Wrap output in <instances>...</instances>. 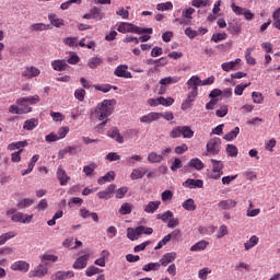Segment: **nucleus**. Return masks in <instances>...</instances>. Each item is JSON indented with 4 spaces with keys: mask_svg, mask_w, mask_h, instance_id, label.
I'll use <instances>...</instances> for the list:
<instances>
[{
    "mask_svg": "<svg viewBox=\"0 0 280 280\" xmlns=\"http://www.w3.org/2000/svg\"><path fill=\"white\" fill-rule=\"evenodd\" d=\"M115 100H104L98 103L93 110V115L98 121L101 126H106V120L113 115V110H115Z\"/></svg>",
    "mask_w": 280,
    "mask_h": 280,
    "instance_id": "nucleus-1",
    "label": "nucleus"
},
{
    "mask_svg": "<svg viewBox=\"0 0 280 280\" xmlns=\"http://www.w3.org/2000/svg\"><path fill=\"white\" fill-rule=\"evenodd\" d=\"M117 31L120 34H152V28H141L128 22H121Z\"/></svg>",
    "mask_w": 280,
    "mask_h": 280,
    "instance_id": "nucleus-2",
    "label": "nucleus"
},
{
    "mask_svg": "<svg viewBox=\"0 0 280 280\" xmlns=\"http://www.w3.org/2000/svg\"><path fill=\"white\" fill-rule=\"evenodd\" d=\"M154 233V230L152 228H145L143 225H140L138 228H128L127 229V237L131 242H135L141 237V235H152Z\"/></svg>",
    "mask_w": 280,
    "mask_h": 280,
    "instance_id": "nucleus-3",
    "label": "nucleus"
},
{
    "mask_svg": "<svg viewBox=\"0 0 280 280\" xmlns=\"http://www.w3.org/2000/svg\"><path fill=\"white\" fill-rule=\"evenodd\" d=\"M49 268H51V265L49 262H42L37 265L33 270L28 272L30 279H43L44 277H47L49 275Z\"/></svg>",
    "mask_w": 280,
    "mask_h": 280,
    "instance_id": "nucleus-4",
    "label": "nucleus"
},
{
    "mask_svg": "<svg viewBox=\"0 0 280 280\" xmlns=\"http://www.w3.org/2000/svg\"><path fill=\"white\" fill-rule=\"evenodd\" d=\"M207 153L215 156V154H220V150H222V140L220 138L214 137L210 139L206 144Z\"/></svg>",
    "mask_w": 280,
    "mask_h": 280,
    "instance_id": "nucleus-5",
    "label": "nucleus"
},
{
    "mask_svg": "<svg viewBox=\"0 0 280 280\" xmlns=\"http://www.w3.org/2000/svg\"><path fill=\"white\" fill-rule=\"evenodd\" d=\"M32 220H34V214L16 212L13 215H11V221L18 222L20 224H30L32 223Z\"/></svg>",
    "mask_w": 280,
    "mask_h": 280,
    "instance_id": "nucleus-6",
    "label": "nucleus"
},
{
    "mask_svg": "<svg viewBox=\"0 0 280 280\" xmlns=\"http://www.w3.org/2000/svg\"><path fill=\"white\" fill-rule=\"evenodd\" d=\"M38 75H40V69L35 66H28L22 71V78H25L26 80L38 78Z\"/></svg>",
    "mask_w": 280,
    "mask_h": 280,
    "instance_id": "nucleus-7",
    "label": "nucleus"
},
{
    "mask_svg": "<svg viewBox=\"0 0 280 280\" xmlns=\"http://www.w3.org/2000/svg\"><path fill=\"white\" fill-rule=\"evenodd\" d=\"M197 97H198V92L189 91L186 100L182 103V106H180L182 110H189V108L194 106V103L196 102Z\"/></svg>",
    "mask_w": 280,
    "mask_h": 280,
    "instance_id": "nucleus-8",
    "label": "nucleus"
},
{
    "mask_svg": "<svg viewBox=\"0 0 280 280\" xmlns=\"http://www.w3.org/2000/svg\"><path fill=\"white\" fill-rule=\"evenodd\" d=\"M116 187L115 184H110L107 188L97 192V198H100V200H110L113 194H115Z\"/></svg>",
    "mask_w": 280,
    "mask_h": 280,
    "instance_id": "nucleus-9",
    "label": "nucleus"
},
{
    "mask_svg": "<svg viewBox=\"0 0 280 280\" xmlns=\"http://www.w3.org/2000/svg\"><path fill=\"white\" fill-rule=\"evenodd\" d=\"M114 75H116V78H124L125 80L132 78V73H130V71H128L127 65H119L114 70Z\"/></svg>",
    "mask_w": 280,
    "mask_h": 280,
    "instance_id": "nucleus-10",
    "label": "nucleus"
},
{
    "mask_svg": "<svg viewBox=\"0 0 280 280\" xmlns=\"http://www.w3.org/2000/svg\"><path fill=\"white\" fill-rule=\"evenodd\" d=\"M11 270H13L14 272H28L30 262L25 260H16L11 265Z\"/></svg>",
    "mask_w": 280,
    "mask_h": 280,
    "instance_id": "nucleus-11",
    "label": "nucleus"
},
{
    "mask_svg": "<svg viewBox=\"0 0 280 280\" xmlns=\"http://www.w3.org/2000/svg\"><path fill=\"white\" fill-rule=\"evenodd\" d=\"M183 187H186L187 189H202V187H205V182L202 179L188 178L183 183Z\"/></svg>",
    "mask_w": 280,
    "mask_h": 280,
    "instance_id": "nucleus-12",
    "label": "nucleus"
},
{
    "mask_svg": "<svg viewBox=\"0 0 280 280\" xmlns=\"http://www.w3.org/2000/svg\"><path fill=\"white\" fill-rule=\"evenodd\" d=\"M187 88L190 89L191 92L198 93V86H202V80L198 75H192L187 82Z\"/></svg>",
    "mask_w": 280,
    "mask_h": 280,
    "instance_id": "nucleus-13",
    "label": "nucleus"
},
{
    "mask_svg": "<svg viewBox=\"0 0 280 280\" xmlns=\"http://www.w3.org/2000/svg\"><path fill=\"white\" fill-rule=\"evenodd\" d=\"M9 113H11V115H25L32 113V107H23L21 104L11 105L9 107Z\"/></svg>",
    "mask_w": 280,
    "mask_h": 280,
    "instance_id": "nucleus-14",
    "label": "nucleus"
},
{
    "mask_svg": "<svg viewBox=\"0 0 280 280\" xmlns=\"http://www.w3.org/2000/svg\"><path fill=\"white\" fill-rule=\"evenodd\" d=\"M89 254H85L79 258L75 259V261L72 265V268L74 270H83V268H86L89 264Z\"/></svg>",
    "mask_w": 280,
    "mask_h": 280,
    "instance_id": "nucleus-15",
    "label": "nucleus"
},
{
    "mask_svg": "<svg viewBox=\"0 0 280 280\" xmlns=\"http://www.w3.org/2000/svg\"><path fill=\"white\" fill-rule=\"evenodd\" d=\"M159 117H160L159 112H151L140 117V122L150 125V124H153V121H159Z\"/></svg>",
    "mask_w": 280,
    "mask_h": 280,
    "instance_id": "nucleus-16",
    "label": "nucleus"
},
{
    "mask_svg": "<svg viewBox=\"0 0 280 280\" xmlns=\"http://www.w3.org/2000/svg\"><path fill=\"white\" fill-rule=\"evenodd\" d=\"M148 174V170L143 166H139L137 168H133L130 174V178L132 180H140Z\"/></svg>",
    "mask_w": 280,
    "mask_h": 280,
    "instance_id": "nucleus-17",
    "label": "nucleus"
},
{
    "mask_svg": "<svg viewBox=\"0 0 280 280\" xmlns=\"http://www.w3.org/2000/svg\"><path fill=\"white\" fill-rule=\"evenodd\" d=\"M219 209H222V211H229L231 209H235V207H237V202L235 201V199H225V200H221L218 203Z\"/></svg>",
    "mask_w": 280,
    "mask_h": 280,
    "instance_id": "nucleus-18",
    "label": "nucleus"
},
{
    "mask_svg": "<svg viewBox=\"0 0 280 280\" xmlns=\"http://www.w3.org/2000/svg\"><path fill=\"white\" fill-rule=\"evenodd\" d=\"M57 178L60 182V185L62 187L65 185H67V183H69V180H71V177H69V175H67V171H65V168H62V166H59L57 168Z\"/></svg>",
    "mask_w": 280,
    "mask_h": 280,
    "instance_id": "nucleus-19",
    "label": "nucleus"
},
{
    "mask_svg": "<svg viewBox=\"0 0 280 280\" xmlns=\"http://www.w3.org/2000/svg\"><path fill=\"white\" fill-rule=\"evenodd\" d=\"M172 261H176V252L164 254L160 259V266H168Z\"/></svg>",
    "mask_w": 280,
    "mask_h": 280,
    "instance_id": "nucleus-20",
    "label": "nucleus"
},
{
    "mask_svg": "<svg viewBox=\"0 0 280 280\" xmlns=\"http://www.w3.org/2000/svg\"><path fill=\"white\" fill-rule=\"evenodd\" d=\"M40 102V96L38 95H33V96H26V97H21L16 101V104H20L23 106V104H38Z\"/></svg>",
    "mask_w": 280,
    "mask_h": 280,
    "instance_id": "nucleus-21",
    "label": "nucleus"
},
{
    "mask_svg": "<svg viewBox=\"0 0 280 280\" xmlns=\"http://www.w3.org/2000/svg\"><path fill=\"white\" fill-rule=\"evenodd\" d=\"M161 207V201H149L147 205L143 206L144 213H154Z\"/></svg>",
    "mask_w": 280,
    "mask_h": 280,
    "instance_id": "nucleus-22",
    "label": "nucleus"
},
{
    "mask_svg": "<svg viewBox=\"0 0 280 280\" xmlns=\"http://www.w3.org/2000/svg\"><path fill=\"white\" fill-rule=\"evenodd\" d=\"M209 242H207L206 240H201L190 247V252L200 253L202 250H207Z\"/></svg>",
    "mask_w": 280,
    "mask_h": 280,
    "instance_id": "nucleus-23",
    "label": "nucleus"
},
{
    "mask_svg": "<svg viewBox=\"0 0 280 280\" xmlns=\"http://www.w3.org/2000/svg\"><path fill=\"white\" fill-rule=\"evenodd\" d=\"M107 137L114 139V141H117V143H124V136H121L119 129L117 128H113L109 131H107Z\"/></svg>",
    "mask_w": 280,
    "mask_h": 280,
    "instance_id": "nucleus-24",
    "label": "nucleus"
},
{
    "mask_svg": "<svg viewBox=\"0 0 280 280\" xmlns=\"http://www.w3.org/2000/svg\"><path fill=\"white\" fill-rule=\"evenodd\" d=\"M259 244V237L257 235H252L249 240L244 243V248L246 252L252 250V248H255Z\"/></svg>",
    "mask_w": 280,
    "mask_h": 280,
    "instance_id": "nucleus-25",
    "label": "nucleus"
},
{
    "mask_svg": "<svg viewBox=\"0 0 280 280\" xmlns=\"http://www.w3.org/2000/svg\"><path fill=\"white\" fill-rule=\"evenodd\" d=\"M51 67L54 71H65L67 69V61L63 59H57L51 61Z\"/></svg>",
    "mask_w": 280,
    "mask_h": 280,
    "instance_id": "nucleus-26",
    "label": "nucleus"
},
{
    "mask_svg": "<svg viewBox=\"0 0 280 280\" xmlns=\"http://www.w3.org/2000/svg\"><path fill=\"white\" fill-rule=\"evenodd\" d=\"M235 270L238 275H246V272H250V265L244 261H238L235 266Z\"/></svg>",
    "mask_w": 280,
    "mask_h": 280,
    "instance_id": "nucleus-27",
    "label": "nucleus"
},
{
    "mask_svg": "<svg viewBox=\"0 0 280 280\" xmlns=\"http://www.w3.org/2000/svg\"><path fill=\"white\" fill-rule=\"evenodd\" d=\"M48 21L54 25V27H62V25H65V20L58 18L55 13L48 15Z\"/></svg>",
    "mask_w": 280,
    "mask_h": 280,
    "instance_id": "nucleus-28",
    "label": "nucleus"
},
{
    "mask_svg": "<svg viewBox=\"0 0 280 280\" xmlns=\"http://www.w3.org/2000/svg\"><path fill=\"white\" fill-rule=\"evenodd\" d=\"M188 165H189V167L197 170V172L205 170V163H202V160H200L198 158L191 159L189 161Z\"/></svg>",
    "mask_w": 280,
    "mask_h": 280,
    "instance_id": "nucleus-29",
    "label": "nucleus"
},
{
    "mask_svg": "<svg viewBox=\"0 0 280 280\" xmlns=\"http://www.w3.org/2000/svg\"><path fill=\"white\" fill-rule=\"evenodd\" d=\"M104 63V59H102L101 57H91L88 60V67L90 69H97V67L102 66Z\"/></svg>",
    "mask_w": 280,
    "mask_h": 280,
    "instance_id": "nucleus-30",
    "label": "nucleus"
},
{
    "mask_svg": "<svg viewBox=\"0 0 280 280\" xmlns=\"http://www.w3.org/2000/svg\"><path fill=\"white\" fill-rule=\"evenodd\" d=\"M180 77H165L160 80L161 86H167V84H178Z\"/></svg>",
    "mask_w": 280,
    "mask_h": 280,
    "instance_id": "nucleus-31",
    "label": "nucleus"
},
{
    "mask_svg": "<svg viewBox=\"0 0 280 280\" xmlns=\"http://www.w3.org/2000/svg\"><path fill=\"white\" fill-rule=\"evenodd\" d=\"M115 180V172L110 171L106 175L97 179L98 185H106V183H113Z\"/></svg>",
    "mask_w": 280,
    "mask_h": 280,
    "instance_id": "nucleus-32",
    "label": "nucleus"
},
{
    "mask_svg": "<svg viewBox=\"0 0 280 280\" xmlns=\"http://www.w3.org/2000/svg\"><path fill=\"white\" fill-rule=\"evenodd\" d=\"M39 259L42 264H47V261H50L51 264H56L58 261V256L49 253H45L42 256H39Z\"/></svg>",
    "mask_w": 280,
    "mask_h": 280,
    "instance_id": "nucleus-33",
    "label": "nucleus"
},
{
    "mask_svg": "<svg viewBox=\"0 0 280 280\" xmlns=\"http://www.w3.org/2000/svg\"><path fill=\"white\" fill-rule=\"evenodd\" d=\"M34 205V199L24 198L18 201L16 207L20 210L27 209Z\"/></svg>",
    "mask_w": 280,
    "mask_h": 280,
    "instance_id": "nucleus-34",
    "label": "nucleus"
},
{
    "mask_svg": "<svg viewBox=\"0 0 280 280\" xmlns=\"http://www.w3.org/2000/svg\"><path fill=\"white\" fill-rule=\"evenodd\" d=\"M23 148H27V141H18V142H12L8 144V150L14 151V150H23Z\"/></svg>",
    "mask_w": 280,
    "mask_h": 280,
    "instance_id": "nucleus-35",
    "label": "nucleus"
},
{
    "mask_svg": "<svg viewBox=\"0 0 280 280\" xmlns=\"http://www.w3.org/2000/svg\"><path fill=\"white\" fill-rule=\"evenodd\" d=\"M253 51H255V47L247 48L245 50V60L247 65H257V60L253 57Z\"/></svg>",
    "mask_w": 280,
    "mask_h": 280,
    "instance_id": "nucleus-36",
    "label": "nucleus"
},
{
    "mask_svg": "<svg viewBox=\"0 0 280 280\" xmlns=\"http://www.w3.org/2000/svg\"><path fill=\"white\" fill-rule=\"evenodd\" d=\"M118 211L120 215H130V213H132V203L130 202L122 203Z\"/></svg>",
    "mask_w": 280,
    "mask_h": 280,
    "instance_id": "nucleus-37",
    "label": "nucleus"
},
{
    "mask_svg": "<svg viewBox=\"0 0 280 280\" xmlns=\"http://www.w3.org/2000/svg\"><path fill=\"white\" fill-rule=\"evenodd\" d=\"M93 88L95 91H101V93H108L112 89L117 90V86L110 84H94Z\"/></svg>",
    "mask_w": 280,
    "mask_h": 280,
    "instance_id": "nucleus-38",
    "label": "nucleus"
},
{
    "mask_svg": "<svg viewBox=\"0 0 280 280\" xmlns=\"http://www.w3.org/2000/svg\"><path fill=\"white\" fill-rule=\"evenodd\" d=\"M237 135H240V127H235L233 130L229 131L223 139L225 141H233L234 139H237Z\"/></svg>",
    "mask_w": 280,
    "mask_h": 280,
    "instance_id": "nucleus-39",
    "label": "nucleus"
},
{
    "mask_svg": "<svg viewBox=\"0 0 280 280\" xmlns=\"http://www.w3.org/2000/svg\"><path fill=\"white\" fill-rule=\"evenodd\" d=\"M13 237H16V232L13 231L0 235V246H3L5 242H8L9 240H13Z\"/></svg>",
    "mask_w": 280,
    "mask_h": 280,
    "instance_id": "nucleus-40",
    "label": "nucleus"
},
{
    "mask_svg": "<svg viewBox=\"0 0 280 280\" xmlns=\"http://www.w3.org/2000/svg\"><path fill=\"white\" fill-rule=\"evenodd\" d=\"M173 215H174V212L167 210V211H165L163 213H159L156 215V219L161 220L162 222L168 223Z\"/></svg>",
    "mask_w": 280,
    "mask_h": 280,
    "instance_id": "nucleus-41",
    "label": "nucleus"
},
{
    "mask_svg": "<svg viewBox=\"0 0 280 280\" xmlns=\"http://www.w3.org/2000/svg\"><path fill=\"white\" fill-rule=\"evenodd\" d=\"M212 163V172H219L224 173L222 170H224V164L222 161H218L215 159L210 160Z\"/></svg>",
    "mask_w": 280,
    "mask_h": 280,
    "instance_id": "nucleus-42",
    "label": "nucleus"
},
{
    "mask_svg": "<svg viewBox=\"0 0 280 280\" xmlns=\"http://www.w3.org/2000/svg\"><path fill=\"white\" fill-rule=\"evenodd\" d=\"M149 163H161L163 161V155L156 152H150L148 155Z\"/></svg>",
    "mask_w": 280,
    "mask_h": 280,
    "instance_id": "nucleus-43",
    "label": "nucleus"
},
{
    "mask_svg": "<svg viewBox=\"0 0 280 280\" xmlns=\"http://www.w3.org/2000/svg\"><path fill=\"white\" fill-rule=\"evenodd\" d=\"M174 9V4L168 1V2H164V3H159L156 5V10L159 12H167L168 10H173Z\"/></svg>",
    "mask_w": 280,
    "mask_h": 280,
    "instance_id": "nucleus-44",
    "label": "nucleus"
},
{
    "mask_svg": "<svg viewBox=\"0 0 280 280\" xmlns=\"http://www.w3.org/2000/svg\"><path fill=\"white\" fill-rule=\"evenodd\" d=\"M185 211H194L196 209V201L194 199H187L182 203Z\"/></svg>",
    "mask_w": 280,
    "mask_h": 280,
    "instance_id": "nucleus-45",
    "label": "nucleus"
},
{
    "mask_svg": "<svg viewBox=\"0 0 280 280\" xmlns=\"http://www.w3.org/2000/svg\"><path fill=\"white\" fill-rule=\"evenodd\" d=\"M38 126V120L35 118L28 119L24 122L23 129L24 130H34Z\"/></svg>",
    "mask_w": 280,
    "mask_h": 280,
    "instance_id": "nucleus-46",
    "label": "nucleus"
},
{
    "mask_svg": "<svg viewBox=\"0 0 280 280\" xmlns=\"http://www.w3.org/2000/svg\"><path fill=\"white\" fill-rule=\"evenodd\" d=\"M228 32H230V34L238 35L242 32V26L237 23H229Z\"/></svg>",
    "mask_w": 280,
    "mask_h": 280,
    "instance_id": "nucleus-47",
    "label": "nucleus"
},
{
    "mask_svg": "<svg viewBox=\"0 0 280 280\" xmlns=\"http://www.w3.org/2000/svg\"><path fill=\"white\" fill-rule=\"evenodd\" d=\"M32 32H45V30H49V24L45 23H35L31 25Z\"/></svg>",
    "mask_w": 280,
    "mask_h": 280,
    "instance_id": "nucleus-48",
    "label": "nucleus"
},
{
    "mask_svg": "<svg viewBox=\"0 0 280 280\" xmlns=\"http://www.w3.org/2000/svg\"><path fill=\"white\" fill-rule=\"evenodd\" d=\"M182 137L184 139H192L194 131L191 130V127H189V126H182Z\"/></svg>",
    "mask_w": 280,
    "mask_h": 280,
    "instance_id": "nucleus-49",
    "label": "nucleus"
},
{
    "mask_svg": "<svg viewBox=\"0 0 280 280\" xmlns=\"http://www.w3.org/2000/svg\"><path fill=\"white\" fill-rule=\"evenodd\" d=\"M95 170H97V164L95 163L83 166V173L85 176H93V172H95Z\"/></svg>",
    "mask_w": 280,
    "mask_h": 280,
    "instance_id": "nucleus-50",
    "label": "nucleus"
},
{
    "mask_svg": "<svg viewBox=\"0 0 280 280\" xmlns=\"http://www.w3.org/2000/svg\"><path fill=\"white\" fill-rule=\"evenodd\" d=\"M195 12H196V9L194 8L184 9L182 11V18L187 19V21H191V19H194Z\"/></svg>",
    "mask_w": 280,
    "mask_h": 280,
    "instance_id": "nucleus-51",
    "label": "nucleus"
},
{
    "mask_svg": "<svg viewBox=\"0 0 280 280\" xmlns=\"http://www.w3.org/2000/svg\"><path fill=\"white\" fill-rule=\"evenodd\" d=\"M159 268H161V262H150V264H147L142 267V270L144 272H150L152 270H159Z\"/></svg>",
    "mask_w": 280,
    "mask_h": 280,
    "instance_id": "nucleus-52",
    "label": "nucleus"
},
{
    "mask_svg": "<svg viewBox=\"0 0 280 280\" xmlns=\"http://www.w3.org/2000/svg\"><path fill=\"white\" fill-rule=\"evenodd\" d=\"M115 198H118V200H121L127 194H128V187L124 186L116 190H114Z\"/></svg>",
    "mask_w": 280,
    "mask_h": 280,
    "instance_id": "nucleus-53",
    "label": "nucleus"
},
{
    "mask_svg": "<svg viewBox=\"0 0 280 280\" xmlns=\"http://www.w3.org/2000/svg\"><path fill=\"white\" fill-rule=\"evenodd\" d=\"M91 12L92 19H95V21H102V19H104V12H102V10H100L98 8H93Z\"/></svg>",
    "mask_w": 280,
    "mask_h": 280,
    "instance_id": "nucleus-54",
    "label": "nucleus"
},
{
    "mask_svg": "<svg viewBox=\"0 0 280 280\" xmlns=\"http://www.w3.org/2000/svg\"><path fill=\"white\" fill-rule=\"evenodd\" d=\"M100 272H102V269H100V268H97L95 266H90L85 270L86 277H93L95 275H100Z\"/></svg>",
    "mask_w": 280,
    "mask_h": 280,
    "instance_id": "nucleus-55",
    "label": "nucleus"
},
{
    "mask_svg": "<svg viewBox=\"0 0 280 280\" xmlns=\"http://www.w3.org/2000/svg\"><path fill=\"white\" fill-rule=\"evenodd\" d=\"M252 100L254 104H264V94H261L260 92H253Z\"/></svg>",
    "mask_w": 280,
    "mask_h": 280,
    "instance_id": "nucleus-56",
    "label": "nucleus"
},
{
    "mask_svg": "<svg viewBox=\"0 0 280 280\" xmlns=\"http://www.w3.org/2000/svg\"><path fill=\"white\" fill-rule=\"evenodd\" d=\"M217 117H226L229 115V105H222L219 109L215 110Z\"/></svg>",
    "mask_w": 280,
    "mask_h": 280,
    "instance_id": "nucleus-57",
    "label": "nucleus"
},
{
    "mask_svg": "<svg viewBox=\"0 0 280 280\" xmlns=\"http://www.w3.org/2000/svg\"><path fill=\"white\" fill-rule=\"evenodd\" d=\"M249 84H250V83H241V84L236 85V86L234 88V93H235L236 95H243L244 91H246V89H248V85H249Z\"/></svg>",
    "mask_w": 280,
    "mask_h": 280,
    "instance_id": "nucleus-58",
    "label": "nucleus"
},
{
    "mask_svg": "<svg viewBox=\"0 0 280 280\" xmlns=\"http://www.w3.org/2000/svg\"><path fill=\"white\" fill-rule=\"evenodd\" d=\"M162 201L170 202L172 201V198H174V192L172 190H164L161 194Z\"/></svg>",
    "mask_w": 280,
    "mask_h": 280,
    "instance_id": "nucleus-59",
    "label": "nucleus"
},
{
    "mask_svg": "<svg viewBox=\"0 0 280 280\" xmlns=\"http://www.w3.org/2000/svg\"><path fill=\"white\" fill-rule=\"evenodd\" d=\"M191 5L192 8H207L210 3L209 0H192Z\"/></svg>",
    "mask_w": 280,
    "mask_h": 280,
    "instance_id": "nucleus-60",
    "label": "nucleus"
},
{
    "mask_svg": "<svg viewBox=\"0 0 280 280\" xmlns=\"http://www.w3.org/2000/svg\"><path fill=\"white\" fill-rule=\"evenodd\" d=\"M226 38H228L226 33H217L212 35L211 40L213 43H220L222 40H226Z\"/></svg>",
    "mask_w": 280,
    "mask_h": 280,
    "instance_id": "nucleus-61",
    "label": "nucleus"
},
{
    "mask_svg": "<svg viewBox=\"0 0 280 280\" xmlns=\"http://www.w3.org/2000/svg\"><path fill=\"white\" fill-rule=\"evenodd\" d=\"M65 45L68 47H78V38L77 37H67L63 39Z\"/></svg>",
    "mask_w": 280,
    "mask_h": 280,
    "instance_id": "nucleus-62",
    "label": "nucleus"
},
{
    "mask_svg": "<svg viewBox=\"0 0 280 280\" xmlns=\"http://www.w3.org/2000/svg\"><path fill=\"white\" fill-rule=\"evenodd\" d=\"M226 152L229 156L235 158L237 156V152H238L237 147H235V144H228Z\"/></svg>",
    "mask_w": 280,
    "mask_h": 280,
    "instance_id": "nucleus-63",
    "label": "nucleus"
},
{
    "mask_svg": "<svg viewBox=\"0 0 280 280\" xmlns=\"http://www.w3.org/2000/svg\"><path fill=\"white\" fill-rule=\"evenodd\" d=\"M272 19H273V27H276V30H280V14H279V11H273Z\"/></svg>",
    "mask_w": 280,
    "mask_h": 280,
    "instance_id": "nucleus-64",
    "label": "nucleus"
}]
</instances>
